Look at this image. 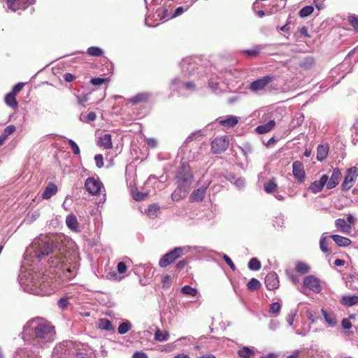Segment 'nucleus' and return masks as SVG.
Returning <instances> with one entry per match:
<instances>
[{
    "label": "nucleus",
    "mask_w": 358,
    "mask_h": 358,
    "mask_svg": "<svg viewBox=\"0 0 358 358\" xmlns=\"http://www.w3.org/2000/svg\"><path fill=\"white\" fill-rule=\"evenodd\" d=\"M58 244V242H55L47 236H40L34 239L26 250L20 275V285L26 292L41 296L50 294V291L47 289L46 284L43 280L39 282L30 273H27V271H34L35 269L34 265L43 261L50 255H52L51 259L48 261L50 267L58 268L60 266L68 278L76 275V267L67 266V255L64 252V249Z\"/></svg>",
    "instance_id": "1"
},
{
    "label": "nucleus",
    "mask_w": 358,
    "mask_h": 358,
    "mask_svg": "<svg viewBox=\"0 0 358 358\" xmlns=\"http://www.w3.org/2000/svg\"><path fill=\"white\" fill-rule=\"evenodd\" d=\"M24 338L31 336L34 344L43 346L52 343L55 338V327L41 317H36L27 322L23 329Z\"/></svg>",
    "instance_id": "2"
},
{
    "label": "nucleus",
    "mask_w": 358,
    "mask_h": 358,
    "mask_svg": "<svg viewBox=\"0 0 358 358\" xmlns=\"http://www.w3.org/2000/svg\"><path fill=\"white\" fill-rule=\"evenodd\" d=\"M146 8H147V15L145 19V23L147 26L149 27H155L158 24L157 23L156 24H152L150 22L151 20H159L157 19V17H155V15L157 16V9L159 8L157 7L161 4L162 2H163V0H144Z\"/></svg>",
    "instance_id": "3"
},
{
    "label": "nucleus",
    "mask_w": 358,
    "mask_h": 358,
    "mask_svg": "<svg viewBox=\"0 0 358 358\" xmlns=\"http://www.w3.org/2000/svg\"><path fill=\"white\" fill-rule=\"evenodd\" d=\"M177 177L184 187V192H187L193 178L189 166L182 163L178 171Z\"/></svg>",
    "instance_id": "4"
},
{
    "label": "nucleus",
    "mask_w": 358,
    "mask_h": 358,
    "mask_svg": "<svg viewBox=\"0 0 358 358\" xmlns=\"http://www.w3.org/2000/svg\"><path fill=\"white\" fill-rule=\"evenodd\" d=\"M187 251V249L185 247L175 248L171 251L165 254L159 260V265L162 267H166L176 259L180 257L183 254L184 251Z\"/></svg>",
    "instance_id": "5"
},
{
    "label": "nucleus",
    "mask_w": 358,
    "mask_h": 358,
    "mask_svg": "<svg viewBox=\"0 0 358 358\" xmlns=\"http://www.w3.org/2000/svg\"><path fill=\"white\" fill-rule=\"evenodd\" d=\"M211 181L210 180H206L203 181H200L198 184L195 189L193 191L192 194L190 195L189 199L192 202L201 201L203 199L206 192L209 187Z\"/></svg>",
    "instance_id": "6"
},
{
    "label": "nucleus",
    "mask_w": 358,
    "mask_h": 358,
    "mask_svg": "<svg viewBox=\"0 0 358 358\" xmlns=\"http://www.w3.org/2000/svg\"><path fill=\"white\" fill-rule=\"evenodd\" d=\"M184 11L185 8L182 6L178 7L173 11H169L166 7H159L157 9V17L159 20L166 21L180 15Z\"/></svg>",
    "instance_id": "7"
},
{
    "label": "nucleus",
    "mask_w": 358,
    "mask_h": 358,
    "mask_svg": "<svg viewBox=\"0 0 358 358\" xmlns=\"http://www.w3.org/2000/svg\"><path fill=\"white\" fill-rule=\"evenodd\" d=\"M275 80V77L272 76H266L262 77L252 81L250 85V90L252 92H257L260 90H264L266 87H269L268 85Z\"/></svg>",
    "instance_id": "8"
},
{
    "label": "nucleus",
    "mask_w": 358,
    "mask_h": 358,
    "mask_svg": "<svg viewBox=\"0 0 358 358\" xmlns=\"http://www.w3.org/2000/svg\"><path fill=\"white\" fill-rule=\"evenodd\" d=\"M358 176V169L352 166L348 169L347 174L342 183L341 187L343 191L349 190L352 186Z\"/></svg>",
    "instance_id": "9"
},
{
    "label": "nucleus",
    "mask_w": 358,
    "mask_h": 358,
    "mask_svg": "<svg viewBox=\"0 0 358 358\" xmlns=\"http://www.w3.org/2000/svg\"><path fill=\"white\" fill-rule=\"evenodd\" d=\"M229 146V140L226 136L215 138L211 143V150L214 153H220L225 151Z\"/></svg>",
    "instance_id": "10"
},
{
    "label": "nucleus",
    "mask_w": 358,
    "mask_h": 358,
    "mask_svg": "<svg viewBox=\"0 0 358 358\" xmlns=\"http://www.w3.org/2000/svg\"><path fill=\"white\" fill-rule=\"evenodd\" d=\"M87 191L92 195H96L100 193L102 187L101 182L94 178H88L85 183Z\"/></svg>",
    "instance_id": "11"
},
{
    "label": "nucleus",
    "mask_w": 358,
    "mask_h": 358,
    "mask_svg": "<svg viewBox=\"0 0 358 358\" xmlns=\"http://www.w3.org/2000/svg\"><path fill=\"white\" fill-rule=\"evenodd\" d=\"M303 285L315 293H319L321 290L320 281L314 275L306 276L303 280Z\"/></svg>",
    "instance_id": "12"
},
{
    "label": "nucleus",
    "mask_w": 358,
    "mask_h": 358,
    "mask_svg": "<svg viewBox=\"0 0 358 358\" xmlns=\"http://www.w3.org/2000/svg\"><path fill=\"white\" fill-rule=\"evenodd\" d=\"M265 285L269 290H275L279 287L280 281L275 272H270L266 275Z\"/></svg>",
    "instance_id": "13"
},
{
    "label": "nucleus",
    "mask_w": 358,
    "mask_h": 358,
    "mask_svg": "<svg viewBox=\"0 0 358 358\" xmlns=\"http://www.w3.org/2000/svg\"><path fill=\"white\" fill-rule=\"evenodd\" d=\"M292 173L294 177L300 182L305 178L303 164L299 161H295L292 164Z\"/></svg>",
    "instance_id": "14"
},
{
    "label": "nucleus",
    "mask_w": 358,
    "mask_h": 358,
    "mask_svg": "<svg viewBox=\"0 0 358 358\" xmlns=\"http://www.w3.org/2000/svg\"><path fill=\"white\" fill-rule=\"evenodd\" d=\"M329 176L327 175H322L319 180H315L311 183L308 189L314 194L321 192L326 185Z\"/></svg>",
    "instance_id": "15"
},
{
    "label": "nucleus",
    "mask_w": 358,
    "mask_h": 358,
    "mask_svg": "<svg viewBox=\"0 0 358 358\" xmlns=\"http://www.w3.org/2000/svg\"><path fill=\"white\" fill-rule=\"evenodd\" d=\"M341 178V172L339 169L335 168L333 170L332 174L329 178V180H327V182L326 183L327 188L328 189H331L336 187Z\"/></svg>",
    "instance_id": "16"
},
{
    "label": "nucleus",
    "mask_w": 358,
    "mask_h": 358,
    "mask_svg": "<svg viewBox=\"0 0 358 358\" xmlns=\"http://www.w3.org/2000/svg\"><path fill=\"white\" fill-rule=\"evenodd\" d=\"M321 313L329 327L334 328L338 326V322L336 315L333 312L327 311L322 308Z\"/></svg>",
    "instance_id": "17"
},
{
    "label": "nucleus",
    "mask_w": 358,
    "mask_h": 358,
    "mask_svg": "<svg viewBox=\"0 0 358 358\" xmlns=\"http://www.w3.org/2000/svg\"><path fill=\"white\" fill-rule=\"evenodd\" d=\"M182 74L186 76L194 71L195 64L192 62V59L187 58L183 59L180 63Z\"/></svg>",
    "instance_id": "18"
},
{
    "label": "nucleus",
    "mask_w": 358,
    "mask_h": 358,
    "mask_svg": "<svg viewBox=\"0 0 358 358\" xmlns=\"http://www.w3.org/2000/svg\"><path fill=\"white\" fill-rule=\"evenodd\" d=\"M172 87L175 86H178L179 88H185L187 90H194L195 85L192 82H185L184 80H181L180 78H175L173 80L171 83Z\"/></svg>",
    "instance_id": "19"
},
{
    "label": "nucleus",
    "mask_w": 358,
    "mask_h": 358,
    "mask_svg": "<svg viewBox=\"0 0 358 358\" xmlns=\"http://www.w3.org/2000/svg\"><path fill=\"white\" fill-rule=\"evenodd\" d=\"M66 226L73 231H79V224L78 219L74 214H69L66 217Z\"/></svg>",
    "instance_id": "20"
},
{
    "label": "nucleus",
    "mask_w": 358,
    "mask_h": 358,
    "mask_svg": "<svg viewBox=\"0 0 358 358\" xmlns=\"http://www.w3.org/2000/svg\"><path fill=\"white\" fill-rule=\"evenodd\" d=\"M335 226L339 231L342 233L348 234L352 230V227L344 219H337L335 221Z\"/></svg>",
    "instance_id": "21"
},
{
    "label": "nucleus",
    "mask_w": 358,
    "mask_h": 358,
    "mask_svg": "<svg viewBox=\"0 0 358 358\" xmlns=\"http://www.w3.org/2000/svg\"><path fill=\"white\" fill-rule=\"evenodd\" d=\"M57 187L54 183H50L44 189L42 197L45 199H48L51 198L53 195H55L57 192Z\"/></svg>",
    "instance_id": "22"
},
{
    "label": "nucleus",
    "mask_w": 358,
    "mask_h": 358,
    "mask_svg": "<svg viewBox=\"0 0 358 358\" xmlns=\"http://www.w3.org/2000/svg\"><path fill=\"white\" fill-rule=\"evenodd\" d=\"M98 144L99 146L103 147L105 149H110L112 148L111 135L106 134L99 137Z\"/></svg>",
    "instance_id": "23"
},
{
    "label": "nucleus",
    "mask_w": 358,
    "mask_h": 358,
    "mask_svg": "<svg viewBox=\"0 0 358 358\" xmlns=\"http://www.w3.org/2000/svg\"><path fill=\"white\" fill-rule=\"evenodd\" d=\"M331 238L340 247H347L349 246L352 241L350 238L341 236L340 235H332Z\"/></svg>",
    "instance_id": "24"
},
{
    "label": "nucleus",
    "mask_w": 358,
    "mask_h": 358,
    "mask_svg": "<svg viewBox=\"0 0 358 358\" xmlns=\"http://www.w3.org/2000/svg\"><path fill=\"white\" fill-rule=\"evenodd\" d=\"M275 122L274 120H270L266 124L258 126L255 131L260 134H266L270 131L275 126Z\"/></svg>",
    "instance_id": "25"
},
{
    "label": "nucleus",
    "mask_w": 358,
    "mask_h": 358,
    "mask_svg": "<svg viewBox=\"0 0 358 358\" xmlns=\"http://www.w3.org/2000/svg\"><path fill=\"white\" fill-rule=\"evenodd\" d=\"M329 148L327 145H320L317 149V159L322 162L326 159L328 155Z\"/></svg>",
    "instance_id": "26"
},
{
    "label": "nucleus",
    "mask_w": 358,
    "mask_h": 358,
    "mask_svg": "<svg viewBox=\"0 0 358 358\" xmlns=\"http://www.w3.org/2000/svg\"><path fill=\"white\" fill-rule=\"evenodd\" d=\"M150 96V94L147 92L138 93L136 95L131 98L130 101L132 103H138L140 102L147 101Z\"/></svg>",
    "instance_id": "27"
},
{
    "label": "nucleus",
    "mask_w": 358,
    "mask_h": 358,
    "mask_svg": "<svg viewBox=\"0 0 358 358\" xmlns=\"http://www.w3.org/2000/svg\"><path fill=\"white\" fill-rule=\"evenodd\" d=\"M15 96L14 93L10 92L5 96L6 103L13 109L17 108L18 106Z\"/></svg>",
    "instance_id": "28"
},
{
    "label": "nucleus",
    "mask_w": 358,
    "mask_h": 358,
    "mask_svg": "<svg viewBox=\"0 0 358 358\" xmlns=\"http://www.w3.org/2000/svg\"><path fill=\"white\" fill-rule=\"evenodd\" d=\"M98 328L105 331H111L113 329V326L109 320L101 318L99 320Z\"/></svg>",
    "instance_id": "29"
},
{
    "label": "nucleus",
    "mask_w": 358,
    "mask_h": 358,
    "mask_svg": "<svg viewBox=\"0 0 358 358\" xmlns=\"http://www.w3.org/2000/svg\"><path fill=\"white\" fill-rule=\"evenodd\" d=\"M219 123L228 127H233L238 123V118L236 116H229L226 119L219 120Z\"/></svg>",
    "instance_id": "30"
},
{
    "label": "nucleus",
    "mask_w": 358,
    "mask_h": 358,
    "mask_svg": "<svg viewBox=\"0 0 358 358\" xmlns=\"http://www.w3.org/2000/svg\"><path fill=\"white\" fill-rule=\"evenodd\" d=\"M238 355L241 358H252L255 355V352L248 347H243L238 351Z\"/></svg>",
    "instance_id": "31"
},
{
    "label": "nucleus",
    "mask_w": 358,
    "mask_h": 358,
    "mask_svg": "<svg viewBox=\"0 0 358 358\" xmlns=\"http://www.w3.org/2000/svg\"><path fill=\"white\" fill-rule=\"evenodd\" d=\"M74 347V344L71 341H66L62 345L57 346L55 348L54 352L55 354H58L60 351L64 352V355L66 354V351L68 349L71 350L72 348Z\"/></svg>",
    "instance_id": "32"
},
{
    "label": "nucleus",
    "mask_w": 358,
    "mask_h": 358,
    "mask_svg": "<svg viewBox=\"0 0 358 358\" xmlns=\"http://www.w3.org/2000/svg\"><path fill=\"white\" fill-rule=\"evenodd\" d=\"M181 292L184 295L189 296H195L198 294V291L196 288H194L189 285H185L181 288Z\"/></svg>",
    "instance_id": "33"
},
{
    "label": "nucleus",
    "mask_w": 358,
    "mask_h": 358,
    "mask_svg": "<svg viewBox=\"0 0 358 358\" xmlns=\"http://www.w3.org/2000/svg\"><path fill=\"white\" fill-rule=\"evenodd\" d=\"M342 303L343 305H345L346 306H352L358 303V296H344V297H343Z\"/></svg>",
    "instance_id": "34"
},
{
    "label": "nucleus",
    "mask_w": 358,
    "mask_h": 358,
    "mask_svg": "<svg viewBox=\"0 0 358 358\" xmlns=\"http://www.w3.org/2000/svg\"><path fill=\"white\" fill-rule=\"evenodd\" d=\"M169 334L167 331H161L157 329L155 333V339L159 342L166 341L168 340Z\"/></svg>",
    "instance_id": "35"
},
{
    "label": "nucleus",
    "mask_w": 358,
    "mask_h": 358,
    "mask_svg": "<svg viewBox=\"0 0 358 358\" xmlns=\"http://www.w3.org/2000/svg\"><path fill=\"white\" fill-rule=\"evenodd\" d=\"M87 53L90 56L101 57L103 54V50L99 47L92 46L87 49Z\"/></svg>",
    "instance_id": "36"
},
{
    "label": "nucleus",
    "mask_w": 358,
    "mask_h": 358,
    "mask_svg": "<svg viewBox=\"0 0 358 358\" xmlns=\"http://www.w3.org/2000/svg\"><path fill=\"white\" fill-rule=\"evenodd\" d=\"M261 287L260 282L256 278H252L247 284L248 289L250 291L258 290Z\"/></svg>",
    "instance_id": "37"
},
{
    "label": "nucleus",
    "mask_w": 358,
    "mask_h": 358,
    "mask_svg": "<svg viewBox=\"0 0 358 358\" xmlns=\"http://www.w3.org/2000/svg\"><path fill=\"white\" fill-rule=\"evenodd\" d=\"M187 192H184V187L182 184H180L178 189H176L171 194V198L173 201H178L182 196H185Z\"/></svg>",
    "instance_id": "38"
},
{
    "label": "nucleus",
    "mask_w": 358,
    "mask_h": 358,
    "mask_svg": "<svg viewBox=\"0 0 358 358\" xmlns=\"http://www.w3.org/2000/svg\"><path fill=\"white\" fill-rule=\"evenodd\" d=\"M296 271L301 274H305L310 271V266L306 263L298 262L296 264Z\"/></svg>",
    "instance_id": "39"
},
{
    "label": "nucleus",
    "mask_w": 358,
    "mask_h": 358,
    "mask_svg": "<svg viewBox=\"0 0 358 358\" xmlns=\"http://www.w3.org/2000/svg\"><path fill=\"white\" fill-rule=\"evenodd\" d=\"M248 266L249 269L252 271H258L261 268V262L254 257L249 261Z\"/></svg>",
    "instance_id": "40"
},
{
    "label": "nucleus",
    "mask_w": 358,
    "mask_h": 358,
    "mask_svg": "<svg viewBox=\"0 0 358 358\" xmlns=\"http://www.w3.org/2000/svg\"><path fill=\"white\" fill-rule=\"evenodd\" d=\"M276 187L277 185L273 178H271L267 183L264 185V190L267 193L273 192Z\"/></svg>",
    "instance_id": "41"
},
{
    "label": "nucleus",
    "mask_w": 358,
    "mask_h": 358,
    "mask_svg": "<svg viewBox=\"0 0 358 358\" xmlns=\"http://www.w3.org/2000/svg\"><path fill=\"white\" fill-rule=\"evenodd\" d=\"M313 10H314V8L312 6H307L302 8L299 10V15L301 17H308L310 15H311L313 13Z\"/></svg>",
    "instance_id": "42"
},
{
    "label": "nucleus",
    "mask_w": 358,
    "mask_h": 358,
    "mask_svg": "<svg viewBox=\"0 0 358 358\" xmlns=\"http://www.w3.org/2000/svg\"><path fill=\"white\" fill-rule=\"evenodd\" d=\"M159 208L157 205H150L148 208L145 210V213L150 217L154 218L157 217Z\"/></svg>",
    "instance_id": "43"
},
{
    "label": "nucleus",
    "mask_w": 358,
    "mask_h": 358,
    "mask_svg": "<svg viewBox=\"0 0 358 358\" xmlns=\"http://www.w3.org/2000/svg\"><path fill=\"white\" fill-rule=\"evenodd\" d=\"M131 329V324L129 322H123L118 327L117 331L120 334L127 333Z\"/></svg>",
    "instance_id": "44"
},
{
    "label": "nucleus",
    "mask_w": 358,
    "mask_h": 358,
    "mask_svg": "<svg viewBox=\"0 0 358 358\" xmlns=\"http://www.w3.org/2000/svg\"><path fill=\"white\" fill-rule=\"evenodd\" d=\"M320 248L321 250L324 253H329L330 251L327 248V238L322 236L320 241Z\"/></svg>",
    "instance_id": "45"
},
{
    "label": "nucleus",
    "mask_w": 358,
    "mask_h": 358,
    "mask_svg": "<svg viewBox=\"0 0 358 358\" xmlns=\"http://www.w3.org/2000/svg\"><path fill=\"white\" fill-rule=\"evenodd\" d=\"M85 119H83V115L82 114L80 117V120L83 122H93L96 120V115L94 112H90L85 117Z\"/></svg>",
    "instance_id": "46"
},
{
    "label": "nucleus",
    "mask_w": 358,
    "mask_h": 358,
    "mask_svg": "<svg viewBox=\"0 0 358 358\" xmlns=\"http://www.w3.org/2000/svg\"><path fill=\"white\" fill-rule=\"evenodd\" d=\"M281 306L278 302L272 303L270 305L269 313L273 314H278L280 312Z\"/></svg>",
    "instance_id": "47"
},
{
    "label": "nucleus",
    "mask_w": 358,
    "mask_h": 358,
    "mask_svg": "<svg viewBox=\"0 0 358 358\" xmlns=\"http://www.w3.org/2000/svg\"><path fill=\"white\" fill-rule=\"evenodd\" d=\"M348 22L349 24L353 27V28L356 30L358 29V17L355 15H352L348 17Z\"/></svg>",
    "instance_id": "48"
},
{
    "label": "nucleus",
    "mask_w": 358,
    "mask_h": 358,
    "mask_svg": "<svg viewBox=\"0 0 358 358\" xmlns=\"http://www.w3.org/2000/svg\"><path fill=\"white\" fill-rule=\"evenodd\" d=\"M162 287L164 289L169 288L171 286V276L169 275H166L165 276H164L162 278Z\"/></svg>",
    "instance_id": "49"
},
{
    "label": "nucleus",
    "mask_w": 358,
    "mask_h": 358,
    "mask_svg": "<svg viewBox=\"0 0 358 358\" xmlns=\"http://www.w3.org/2000/svg\"><path fill=\"white\" fill-rule=\"evenodd\" d=\"M68 141H69V143L72 149L73 154L76 155H79L80 151V148H79L78 145H77V143L71 139H69Z\"/></svg>",
    "instance_id": "50"
},
{
    "label": "nucleus",
    "mask_w": 358,
    "mask_h": 358,
    "mask_svg": "<svg viewBox=\"0 0 358 358\" xmlns=\"http://www.w3.org/2000/svg\"><path fill=\"white\" fill-rule=\"evenodd\" d=\"M15 131V127L13 124L8 125L4 129L3 136L6 137V138L8 136L11 135Z\"/></svg>",
    "instance_id": "51"
},
{
    "label": "nucleus",
    "mask_w": 358,
    "mask_h": 358,
    "mask_svg": "<svg viewBox=\"0 0 358 358\" xmlns=\"http://www.w3.org/2000/svg\"><path fill=\"white\" fill-rule=\"evenodd\" d=\"M163 5L161 7H166L169 11H173V8L175 5L174 0H163Z\"/></svg>",
    "instance_id": "52"
},
{
    "label": "nucleus",
    "mask_w": 358,
    "mask_h": 358,
    "mask_svg": "<svg viewBox=\"0 0 358 358\" xmlns=\"http://www.w3.org/2000/svg\"><path fill=\"white\" fill-rule=\"evenodd\" d=\"M40 217V213L38 210H36L27 215V220L29 222H32L36 220Z\"/></svg>",
    "instance_id": "53"
},
{
    "label": "nucleus",
    "mask_w": 358,
    "mask_h": 358,
    "mask_svg": "<svg viewBox=\"0 0 358 358\" xmlns=\"http://www.w3.org/2000/svg\"><path fill=\"white\" fill-rule=\"evenodd\" d=\"M117 269L120 274H123L127 271V267L124 262H120L117 264Z\"/></svg>",
    "instance_id": "54"
},
{
    "label": "nucleus",
    "mask_w": 358,
    "mask_h": 358,
    "mask_svg": "<svg viewBox=\"0 0 358 358\" xmlns=\"http://www.w3.org/2000/svg\"><path fill=\"white\" fill-rule=\"evenodd\" d=\"M94 160L98 168H101L103 166V159L102 155H96L94 157Z\"/></svg>",
    "instance_id": "55"
},
{
    "label": "nucleus",
    "mask_w": 358,
    "mask_h": 358,
    "mask_svg": "<svg viewBox=\"0 0 358 358\" xmlns=\"http://www.w3.org/2000/svg\"><path fill=\"white\" fill-rule=\"evenodd\" d=\"M69 304V300L67 298H61L58 302H57V305L59 306V308H62V309H64L67 307Z\"/></svg>",
    "instance_id": "56"
},
{
    "label": "nucleus",
    "mask_w": 358,
    "mask_h": 358,
    "mask_svg": "<svg viewBox=\"0 0 358 358\" xmlns=\"http://www.w3.org/2000/svg\"><path fill=\"white\" fill-rule=\"evenodd\" d=\"M295 316H296L295 310H292L287 315V322L289 326L293 325Z\"/></svg>",
    "instance_id": "57"
},
{
    "label": "nucleus",
    "mask_w": 358,
    "mask_h": 358,
    "mask_svg": "<svg viewBox=\"0 0 358 358\" xmlns=\"http://www.w3.org/2000/svg\"><path fill=\"white\" fill-rule=\"evenodd\" d=\"M225 262L229 265V266L231 268V270L235 271L236 266L232 260L228 257L227 255H223L222 256Z\"/></svg>",
    "instance_id": "58"
},
{
    "label": "nucleus",
    "mask_w": 358,
    "mask_h": 358,
    "mask_svg": "<svg viewBox=\"0 0 358 358\" xmlns=\"http://www.w3.org/2000/svg\"><path fill=\"white\" fill-rule=\"evenodd\" d=\"M77 101L78 104L83 105V103L89 100L87 94L77 95Z\"/></svg>",
    "instance_id": "59"
},
{
    "label": "nucleus",
    "mask_w": 358,
    "mask_h": 358,
    "mask_svg": "<svg viewBox=\"0 0 358 358\" xmlns=\"http://www.w3.org/2000/svg\"><path fill=\"white\" fill-rule=\"evenodd\" d=\"M106 79L101 78H93L91 79L90 83L94 85H101L105 83Z\"/></svg>",
    "instance_id": "60"
},
{
    "label": "nucleus",
    "mask_w": 358,
    "mask_h": 358,
    "mask_svg": "<svg viewBox=\"0 0 358 358\" xmlns=\"http://www.w3.org/2000/svg\"><path fill=\"white\" fill-rule=\"evenodd\" d=\"M24 84L23 83H19L16 84L12 91L10 92L14 93L15 95L21 91V90L23 88Z\"/></svg>",
    "instance_id": "61"
},
{
    "label": "nucleus",
    "mask_w": 358,
    "mask_h": 358,
    "mask_svg": "<svg viewBox=\"0 0 358 358\" xmlns=\"http://www.w3.org/2000/svg\"><path fill=\"white\" fill-rule=\"evenodd\" d=\"M341 325L344 329H349L352 327V323L348 318H344L342 320Z\"/></svg>",
    "instance_id": "62"
},
{
    "label": "nucleus",
    "mask_w": 358,
    "mask_h": 358,
    "mask_svg": "<svg viewBox=\"0 0 358 358\" xmlns=\"http://www.w3.org/2000/svg\"><path fill=\"white\" fill-rule=\"evenodd\" d=\"M74 358H90L88 351L85 350L83 352H76Z\"/></svg>",
    "instance_id": "63"
},
{
    "label": "nucleus",
    "mask_w": 358,
    "mask_h": 358,
    "mask_svg": "<svg viewBox=\"0 0 358 358\" xmlns=\"http://www.w3.org/2000/svg\"><path fill=\"white\" fill-rule=\"evenodd\" d=\"M132 358H148V356L142 351H137L133 354Z\"/></svg>",
    "instance_id": "64"
}]
</instances>
